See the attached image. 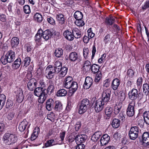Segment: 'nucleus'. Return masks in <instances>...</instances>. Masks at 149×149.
Masks as SVG:
<instances>
[{"instance_id":"1","label":"nucleus","mask_w":149,"mask_h":149,"mask_svg":"<svg viewBox=\"0 0 149 149\" xmlns=\"http://www.w3.org/2000/svg\"><path fill=\"white\" fill-rule=\"evenodd\" d=\"M63 86L67 88H71L68 95L72 96L77 90L78 86L77 82L74 81L72 78L68 76L65 78L63 82Z\"/></svg>"},{"instance_id":"2","label":"nucleus","mask_w":149,"mask_h":149,"mask_svg":"<svg viewBox=\"0 0 149 149\" xmlns=\"http://www.w3.org/2000/svg\"><path fill=\"white\" fill-rule=\"evenodd\" d=\"M17 137L15 134L6 133L3 137L2 140L6 145H11L15 143L17 140Z\"/></svg>"},{"instance_id":"3","label":"nucleus","mask_w":149,"mask_h":149,"mask_svg":"<svg viewBox=\"0 0 149 149\" xmlns=\"http://www.w3.org/2000/svg\"><path fill=\"white\" fill-rule=\"evenodd\" d=\"M90 106L89 100L87 99H83L79 106L78 113L82 114L86 111Z\"/></svg>"},{"instance_id":"4","label":"nucleus","mask_w":149,"mask_h":149,"mask_svg":"<svg viewBox=\"0 0 149 149\" xmlns=\"http://www.w3.org/2000/svg\"><path fill=\"white\" fill-rule=\"evenodd\" d=\"M135 102L134 101H132L129 104L126 111L127 114L129 116L132 117L134 115L135 112Z\"/></svg>"},{"instance_id":"5","label":"nucleus","mask_w":149,"mask_h":149,"mask_svg":"<svg viewBox=\"0 0 149 149\" xmlns=\"http://www.w3.org/2000/svg\"><path fill=\"white\" fill-rule=\"evenodd\" d=\"M139 131V128L137 126L132 127L129 133L130 139L132 140L136 139L138 136Z\"/></svg>"},{"instance_id":"6","label":"nucleus","mask_w":149,"mask_h":149,"mask_svg":"<svg viewBox=\"0 0 149 149\" xmlns=\"http://www.w3.org/2000/svg\"><path fill=\"white\" fill-rule=\"evenodd\" d=\"M111 94V91L110 89H108L104 91L102 94V97L101 98H99L101 99L102 101L105 103L108 102L110 99Z\"/></svg>"},{"instance_id":"7","label":"nucleus","mask_w":149,"mask_h":149,"mask_svg":"<svg viewBox=\"0 0 149 149\" xmlns=\"http://www.w3.org/2000/svg\"><path fill=\"white\" fill-rule=\"evenodd\" d=\"M105 103L101 99H98L94 104V109L97 112L101 111L104 108Z\"/></svg>"},{"instance_id":"8","label":"nucleus","mask_w":149,"mask_h":149,"mask_svg":"<svg viewBox=\"0 0 149 149\" xmlns=\"http://www.w3.org/2000/svg\"><path fill=\"white\" fill-rule=\"evenodd\" d=\"M69 58L72 62H75L76 61L80 62L82 60L80 55L75 52H71L70 54Z\"/></svg>"},{"instance_id":"9","label":"nucleus","mask_w":149,"mask_h":149,"mask_svg":"<svg viewBox=\"0 0 149 149\" xmlns=\"http://www.w3.org/2000/svg\"><path fill=\"white\" fill-rule=\"evenodd\" d=\"M54 70L52 65H50L46 68L45 71V74L46 77L48 79H52L54 75Z\"/></svg>"},{"instance_id":"10","label":"nucleus","mask_w":149,"mask_h":149,"mask_svg":"<svg viewBox=\"0 0 149 149\" xmlns=\"http://www.w3.org/2000/svg\"><path fill=\"white\" fill-rule=\"evenodd\" d=\"M138 95V91L135 88H133L128 93V97L130 99L134 101L135 100Z\"/></svg>"},{"instance_id":"11","label":"nucleus","mask_w":149,"mask_h":149,"mask_svg":"<svg viewBox=\"0 0 149 149\" xmlns=\"http://www.w3.org/2000/svg\"><path fill=\"white\" fill-rule=\"evenodd\" d=\"M93 83V80L89 77L86 78L85 80L83 85V87L86 89L89 88L92 86Z\"/></svg>"},{"instance_id":"12","label":"nucleus","mask_w":149,"mask_h":149,"mask_svg":"<svg viewBox=\"0 0 149 149\" xmlns=\"http://www.w3.org/2000/svg\"><path fill=\"white\" fill-rule=\"evenodd\" d=\"M36 80L34 78L30 79L28 82L27 84L28 89L32 91L36 86Z\"/></svg>"},{"instance_id":"13","label":"nucleus","mask_w":149,"mask_h":149,"mask_svg":"<svg viewBox=\"0 0 149 149\" xmlns=\"http://www.w3.org/2000/svg\"><path fill=\"white\" fill-rule=\"evenodd\" d=\"M62 64L61 62L59 61H56L54 65L53 68L54 72L55 73H58L60 72L62 67Z\"/></svg>"},{"instance_id":"14","label":"nucleus","mask_w":149,"mask_h":149,"mask_svg":"<svg viewBox=\"0 0 149 149\" xmlns=\"http://www.w3.org/2000/svg\"><path fill=\"white\" fill-rule=\"evenodd\" d=\"M110 139V137L107 134H104L101 137L100 139V145L103 146L107 144Z\"/></svg>"},{"instance_id":"15","label":"nucleus","mask_w":149,"mask_h":149,"mask_svg":"<svg viewBox=\"0 0 149 149\" xmlns=\"http://www.w3.org/2000/svg\"><path fill=\"white\" fill-rule=\"evenodd\" d=\"M5 55L9 63L13 62L15 58V53L13 51H8Z\"/></svg>"},{"instance_id":"16","label":"nucleus","mask_w":149,"mask_h":149,"mask_svg":"<svg viewBox=\"0 0 149 149\" xmlns=\"http://www.w3.org/2000/svg\"><path fill=\"white\" fill-rule=\"evenodd\" d=\"M64 37L69 41H72L74 39L72 32L68 30L65 31L63 33Z\"/></svg>"},{"instance_id":"17","label":"nucleus","mask_w":149,"mask_h":149,"mask_svg":"<svg viewBox=\"0 0 149 149\" xmlns=\"http://www.w3.org/2000/svg\"><path fill=\"white\" fill-rule=\"evenodd\" d=\"M24 97L22 91L21 89L19 88L17 91L16 99L17 101L19 103L21 102L23 100Z\"/></svg>"},{"instance_id":"18","label":"nucleus","mask_w":149,"mask_h":149,"mask_svg":"<svg viewBox=\"0 0 149 149\" xmlns=\"http://www.w3.org/2000/svg\"><path fill=\"white\" fill-rule=\"evenodd\" d=\"M142 140L143 142L145 144V146H147L149 145V132H144L142 136Z\"/></svg>"},{"instance_id":"19","label":"nucleus","mask_w":149,"mask_h":149,"mask_svg":"<svg viewBox=\"0 0 149 149\" xmlns=\"http://www.w3.org/2000/svg\"><path fill=\"white\" fill-rule=\"evenodd\" d=\"M86 139V136L84 135H78L75 138V141L77 144H82L84 142Z\"/></svg>"},{"instance_id":"20","label":"nucleus","mask_w":149,"mask_h":149,"mask_svg":"<svg viewBox=\"0 0 149 149\" xmlns=\"http://www.w3.org/2000/svg\"><path fill=\"white\" fill-rule=\"evenodd\" d=\"M120 84L119 80L118 78L113 79L111 83V87L113 90H116Z\"/></svg>"},{"instance_id":"21","label":"nucleus","mask_w":149,"mask_h":149,"mask_svg":"<svg viewBox=\"0 0 149 149\" xmlns=\"http://www.w3.org/2000/svg\"><path fill=\"white\" fill-rule=\"evenodd\" d=\"M28 124V122L25 119L20 122L18 127L19 131L21 132L23 131L26 129Z\"/></svg>"},{"instance_id":"22","label":"nucleus","mask_w":149,"mask_h":149,"mask_svg":"<svg viewBox=\"0 0 149 149\" xmlns=\"http://www.w3.org/2000/svg\"><path fill=\"white\" fill-rule=\"evenodd\" d=\"M72 32L74 38V37L76 38H79L81 36V31L77 28H74L72 30Z\"/></svg>"},{"instance_id":"23","label":"nucleus","mask_w":149,"mask_h":149,"mask_svg":"<svg viewBox=\"0 0 149 149\" xmlns=\"http://www.w3.org/2000/svg\"><path fill=\"white\" fill-rule=\"evenodd\" d=\"M45 89L42 87H38L35 89L34 93V95L37 96H38L45 92Z\"/></svg>"},{"instance_id":"24","label":"nucleus","mask_w":149,"mask_h":149,"mask_svg":"<svg viewBox=\"0 0 149 149\" xmlns=\"http://www.w3.org/2000/svg\"><path fill=\"white\" fill-rule=\"evenodd\" d=\"M42 38L45 40H47L50 38L52 36L51 32L49 30H47L43 32L42 33Z\"/></svg>"},{"instance_id":"25","label":"nucleus","mask_w":149,"mask_h":149,"mask_svg":"<svg viewBox=\"0 0 149 149\" xmlns=\"http://www.w3.org/2000/svg\"><path fill=\"white\" fill-rule=\"evenodd\" d=\"M122 103L118 102L116 104L114 108V113L116 115L118 114L120 112L122 107Z\"/></svg>"},{"instance_id":"26","label":"nucleus","mask_w":149,"mask_h":149,"mask_svg":"<svg viewBox=\"0 0 149 149\" xmlns=\"http://www.w3.org/2000/svg\"><path fill=\"white\" fill-rule=\"evenodd\" d=\"M102 135L100 131L95 132L91 137V139L94 141H97Z\"/></svg>"},{"instance_id":"27","label":"nucleus","mask_w":149,"mask_h":149,"mask_svg":"<svg viewBox=\"0 0 149 149\" xmlns=\"http://www.w3.org/2000/svg\"><path fill=\"white\" fill-rule=\"evenodd\" d=\"M56 18L59 23L61 24H64L65 22V19L64 15L61 13H58L56 15Z\"/></svg>"},{"instance_id":"28","label":"nucleus","mask_w":149,"mask_h":149,"mask_svg":"<svg viewBox=\"0 0 149 149\" xmlns=\"http://www.w3.org/2000/svg\"><path fill=\"white\" fill-rule=\"evenodd\" d=\"M68 70V69L67 67H63L60 71V72H59V76L60 78L61 79L65 77L67 73Z\"/></svg>"},{"instance_id":"29","label":"nucleus","mask_w":149,"mask_h":149,"mask_svg":"<svg viewBox=\"0 0 149 149\" xmlns=\"http://www.w3.org/2000/svg\"><path fill=\"white\" fill-rule=\"evenodd\" d=\"M42 31V29H40L38 31L36 34L35 40L36 42H39L41 41Z\"/></svg>"},{"instance_id":"30","label":"nucleus","mask_w":149,"mask_h":149,"mask_svg":"<svg viewBox=\"0 0 149 149\" xmlns=\"http://www.w3.org/2000/svg\"><path fill=\"white\" fill-rule=\"evenodd\" d=\"M19 43V39L17 37H13L11 40V43L12 47H16Z\"/></svg>"},{"instance_id":"31","label":"nucleus","mask_w":149,"mask_h":149,"mask_svg":"<svg viewBox=\"0 0 149 149\" xmlns=\"http://www.w3.org/2000/svg\"><path fill=\"white\" fill-rule=\"evenodd\" d=\"M113 108L110 107H108L106 108L105 111V115H107V118H109L110 117L113 112Z\"/></svg>"},{"instance_id":"32","label":"nucleus","mask_w":149,"mask_h":149,"mask_svg":"<svg viewBox=\"0 0 149 149\" xmlns=\"http://www.w3.org/2000/svg\"><path fill=\"white\" fill-rule=\"evenodd\" d=\"M91 62L87 60L84 61L83 68L87 71H88L91 69Z\"/></svg>"},{"instance_id":"33","label":"nucleus","mask_w":149,"mask_h":149,"mask_svg":"<svg viewBox=\"0 0 149 149\" xmlns=\"http://www.w3.org/2000/svg\"><path fill=\"white\" fill-rule=\"evenodd\" d=\"M53 102L52 99H49L47 100L46 103V108L48 111L51 110L52 108Z\"/></svg>"},{"instance_id":"34","label":"nucleus","mask_w":149,"mask_h":149,"mask_svg":"<svg viewBox=\"0 0 149 149\" xmlns=\"http://www.w3.org/2000/svg\"><path fill=\"white\" fill-rule=\"evenodd\" d=\"M6 100V97L3 94L0 95V109L4 105Z\"/></svg>"},{"instance_id":"35","label":"nucleus","mask_w":149,"mask_h":149,"mask_svg":"<svg viewBox=\"0 0 149 149\" xmlns=\"http://www.w3.org/2000/svg\"><path fill=\"white\" fill-rule=\"evenodd\" d=\"M111 125L114 128H118L120 125V121L117 119L115 118L112 120Z\"/></svg>"},{"instance_id":"36","label":"nucleus","mask_w":149,"mask_h":149,"mask_svg":"<svg viewBox=\"0 0 149 149\" xmlns=\"http://www.w3.org/2000/svg\"><path fill=\"white\" fill-rule=\"evenodd\" d=\"M47 96V95L45 92L41 94L40 96H38V97H39L38 99V102L40 103H43L46 100Z\"/></svg>"},{"instance_id":"37","label":"nucleus","mask_w":149,"mask_h":149,"mask_svg":"<svg viewBox=\"0 0 149 149\" xmlns=\"http://www.w3.org/2000/svg\"><path fill=\"white\" fill-rule=\"evenodd\" d=\"M63 51L61 48H58L56 49L55 52V55L57 57H60L63 54Z\"/></svg>"},{"instance_id":"38","label":"nucleus","mask_w":149,"mask_h":149,"mask_svg":"<svg viewBox=\"0 0 149 149\" xmlns=\"http://www.w3.org/2000/svg\"><path fill=\"white\" fill-rule=\"evenodd\" d=\"M74 18L77 20L82 19L83 17L82 13L79 11L75 12L74 15Z\"/></svg>"},{"instance_id":"39","label":"nucleus","mask_w":149,"mask_h":149,"mask_svg":"<svg viewBox=\"0 0 149 149\" xmlns=\"http://www.w3.org/2000/svg\"><path fill=\"white\" fill-rule=\"evenodd\" d=\"M126 98L125 93L123 91H120L118 95V100L121 102H123Z\"/></svg>"},{"instance_id":"40","label":"nucleus","mask_w":149,"mask_h":149,"mask_svg":"<svg viewBox=\"0 0 149 149\" xmlns=\"http://www.w3.org/2000/svg\"><path fill=\"white\" fill-rule=\"evenodd\" d=\"M67 94V91L64 89H62L57 91L56 95L57 96L62 97L65 96Z\"/></svg>"},{"instance_id":"41","label":"nucleus","mask_w":149,"mask_h":149,"mask_svg":"<svg viewBox=\"0 0 149 149\" xmlns=\"http://www.w3.org/2000/svg\"><path fill=\"white\" fill-rule=\"evenodd\" d=\"M144 121L147 124L149 125V111L145 112L143 115Z\"/></svg>"},{"instance_id":"42","label":"nucleus","mask_w":149,"mask_h":149,"mask_svg":"<svg viewBox=\"0 0 149 149\" xmlns=\"http://www.w3.org/2000/svg\"><path fill=\"white\" fill-rule=\"evenodd\" d=\"M54 109L56 111H60L62 109V106L61 103L59 101L55 102V106Z\"/></svg>"},{"instance_id":"43","label":"nucleus","mask_w":149,"mask_h":149,"mask_svg":"<svg viewBox=\"0 0 149 149\" xmlns=\"http://www.w3.org/2000/svg\"><path fill=\"white\" fill-rule=\"evenodd\" d=\"M21 63V60L20 58L17 59L14 61L13 64V67L15 69L19 68Z\"/></svg>"},{"instance_id":"44","label":"nucleus","mask_w":149,"mask_h":149,"mask_svg":"<svg viewBox=\"0 0 149 149\" xmlns=\"http://www.w3.org/2000/svg\"><path fill=\"white\" fill-rule=\"evenodd\" d=\"M91 70L94 73H97L99 71L100 67L98 65L96 64H93L91 66Z\"/></svg>"},{"instance_id":"45","label":"nucleus","mask_w":149,"mask_h":149,"mask_svg":"<svg viewBox=\"0 0 149 149\" xmlns=\"http://www.w3.org/2000/svg\"><path fill=\"white\" fill-rule=\"evenodd\" d=\"M35 20L39 22H40L42 20V17L41 15L39 13H36L34 16Z\"/></svg>"},{"instance_id":"46","label":"nucleus","mask_w":149,"mask_h":149,"mask_svg":"<svg viewBox=\"0 0 149 149\" xmlns=\"http://www.w3.org/2000/svg\"><path fill=\"white\" fill-rule=\"evenodd\" d=\"M30 61L31 59L30 57L27 56L24 59L22 63L24 64V66L26 67L29 65L30 63Z\"/></svg>"},{"instance_id":"47","label":"nucleus","mask_w":149,"mask_h":149,"mask_svg":"<svg viewBox=\"0 0 149 149\" xmlns=\"http://www.w3.org/2000/svg\"><path fill=\"white\" fill-rule=\"evenodd\" d=\"M102 78V74L100 72H98L96 74L94 81L95 82H99Z\"/></svg>"},{"instance_id":"48","label":"nucleus","mask_w":149,"mask_h":149,"mask_svg":"<svg viewBox=\"0 0 149 149\" xmlns=\"http://www.w3.org/2000/svg\"><path fill=\"white\" fill-rule=\"evenodd\" d=\"M47 118L52 122H54L56 118L55 114L52 112L50 113L47 115Z\"/></svg>"},{"instance_id":"49","label":"nucleus","mask_w":149,"mask_h":149,"mask_svg":"<svg viewBox=\"0 0 149 149\" xmlns=\"http://www.w3.org/2000/svg\"><path fill=\"white\" fill-rule=\"evenodd\" d=\"M89 52V49L87 47H84L83 49V55L84 58L87 59L88 57Z\"/></svg>"},{"instance_id":"50","label":"nucleus","mask_w":149,"mask_h":149,"mask_svg":"<svg viewBox=\"0 0 149 149\" xmlns=\"http://www.w3.org/2000/svg\"><path fill=\"white\" fill-rule=\"evenodd\" d=\"M143 92L147 95L149 92V86L147 83L144 84L143 85Z\"/></svg>"},{"instance_id":"51","label":"nucleus","mask_w":149,"mask_h":149,"mask_svg":"<svg viewBox=\"0 0 149 149\" xmlns=\"http://www.w3.org/2000/svg\"><path fill=\"white\" fill-rule=\"evenodd\" d=\"M115 19L113 17L107 18L106 23L108 25H111L114 22Z\"/></svg>"},{"instance_id":"52","label":"nucleus","mask_w":149,"mask_h":149,"mask_svg":"<svg viewBox=\"0 0 149 149\" xmlns=\"http://www.w3.org/2000/svg\"><path fill=\"white\" fill-rule=\"evenodd\" d=\"M135 73V72L131 69H129L127 71V74L130 78H132Z\"/></svg>"},{"instance_id":"53","label":"nucleus","mask_w":149,"mask_h":149,"mask_svg":"<svg viewBox=\"0 0 149 149\" xmlns=\"http://www.w3.org/2000/svg\"><path fill=\"white\" fill-rule=\"evenodd\" d=\"M75 23L76 25L79 26H82L85 24L84 21L81 19L76 20Z\"/></svg>"},{"instance_id":"54","label":"nucleus","mask_w":149,"mask_h":149,"mask_svg":"<svg viewBox=\"0 0 149 149\" xmlns=\"http://www.w3.org/2000/svg\"><path fill=\"white\" fill-rule=\"evenodd\" d=\"M23 10L25 13L27 14H29L31 13V9L29 6L28 5H25L24 6Z\"/></svg>"},{"instance_id":"55","label":"nucleus","mask_w":149,"mask_h":149,"mask_svg":"<svg viewBox=\"0 0 149 149\" xmlns=\"http://www.w3.org/2000/svg\"><path fill=\"white\" fill-rule=\"evenodd\" d=\"M0 60L1 63V62L2 64L3 65H6L7 63H9V61L7 59V58L6 57V55L5 56H2Z\"/></svg>"},{"instance_id":"56","label":"nucleus","mask_w":149,"mask_h":149,"mask_svg":"<svg viewBox=\"0 0 149 149\" xmlns=\"http://www.w3.org/2000/svg\"><path fill=\"white\" fill-rule=\"evenodd\" d=\"M143 81V78L140 77L137 80V88H140L142 86Z\"/></svg>"},{"instance_id":"57","label":"nucleus","mask_w":149,"mask_h":149,"mask_svg":"<svg viewBox=\"0 0 149 149\" xmlns=\"http://www.w3.org/2000/svg\"><path fill=\"white\" fill-rule=\"evenodd\" d=\"M15 116V113L12 111L8 113L7 116V118L9 120H12L14 117Z\"/></svg>"},{"instance_id":"58","label":"nucleus","mask_w":149,"mask_h":149,"mask_svg":"<svg viewBox=\"0 0 149 149\" xmlns=\"http://www.w3.org/2000/svg\"><path fill=\"white\" fill-rule=\"evenodd\" d=\"M88 36L91 39L95 35L92 31L91 28H90L87 31Z\"/></svg>"},{"instance_id":"59","label":"nucleus","mask_w":149,"mask_h":149,"mask_svg":"<svg viewBox=\"0 0 149 149\" xmlns=\"http://www.w3.org/2000/svg\"><path fill=\"white\" fill-rule=\"evenodd\" d=\"M13 104V103L12 101L8 100L6 105V108L7 109H10L12 107Z\"/></svg>"},{"instance_id":"60","label":"nucleus","mask_w":149,"mask_h":149,"mask_svg":"<svg viewBox=\"0 0 149 149\" xmlns=\"http://www.w3.org/2000/svg\"><path fill=\"white\" fill-rule=\"evenodd\" d=\"M54 140H50L47 142L45 144V146L46 147L52 146L54 145Z\"/></svg>"},{"instance_id":"61","label":"nucleus","mask_w":149,"mask_h":149,"mask_svg":"<svg viewBox=\"0 0 149 149\" xmlns=\"http://www.w3.org/2000/svg\"><path fill=\"white\" fill-rule=\"evenodd\" d=\"M110 80L109 79H105L103 82V86L104 87L107 88L109 87L110 85Z\"/></svg>"},{"instance_id":"62","label":"nucleus","mask_w":149,"mask_h":149,"mask_svg":"<svg viewBox=\"0 0 149 149\" xmlns=\"http://www.w3.org/2000/svg\"><path fill=\"white\" fill-rule=\"evenodd\" d=\"M54 89V84H53L52 81L48 87L47 91L48 92L51 93L53 91Z\"/></svg>"},{"instance_id":"63","label":"nucleus","mask_w":149,"mask_h":149,"mask_svg":"<svg viewBox=\"0 0 149 149\" xmlns=\"http://www.w3.org/2000/svg\"><path fill=\"white\" fill-rule=\"evenodd\" d=\"M106 55L105 54H103L101 58H100L98 60V62L99 63H103L105 61V58L106 57Z\"/></svg>"},{"instance_id":"64","label":"nucleus","mask_w":149,"mask_h":149,"mask_svg":"<svg viewBox=\"0 0 149 149\" xmlns=\"http://www.w3.org/2000/svg\"><path fill=\"white\" fill-rule=\"evenodd\" d=\"M111 40L110 35L108 34L106 35L104 38V42L105 44L109 42Z\"/></svg>"}]
</instances>
